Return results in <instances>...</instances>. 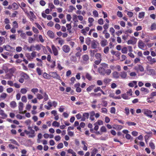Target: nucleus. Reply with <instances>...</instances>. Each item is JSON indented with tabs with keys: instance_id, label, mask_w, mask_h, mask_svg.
I'll use <instances>...</instances> for the list:
<instances>
[{
	"instance_id": "nucleus-26",
	"label": "nucleus",
	"mask_w": 156,
	"mask_h": 156,
	"mask_svg": "<svg viewBox=\"0 0 156 156\" xmlns=\"http://www.w3.org/2000/svg\"><path fill=\"white\" fill-rule=\"evenodd\" d=\"M10 107L12 108H14L16 107V104L15 101H12L10 103Z\"/></svg>"
},
{
	"instance_id": "nucleus-4",
	"label": "nucleus",
	"mask_w": 156,
	"mask_h": 156,
	"mask_svg": "<svg viewBox=\"0 0 156 156\" xmlns=\"http://www.w3.org/2000/svg\"><path fill=\"white\" fill-rule=\"evenodd\" d=\"M62 50L65 53H68L70 50V48L69 46L65 44L62 46Z\"/></svg>"
},
{
	"instance_id": "nucleus-1",
	"label": "nucleus",
	"mask_w": 156,
	"mask_h": 156,
	"mask_svg": "<svg viewBox=\"0 0 156 156\" xmlns=\"http://www.w3.org/2000/svg\"><path fill=\"white\" fill-rule=\"evenodd\" d=\"M50 76L52 77L53 78L58 79L61 81L60 79V76L56 72H51L49 73Z\"/></svg>"
},
{
	"instance_id": "nucleus-16",
	"label": "nucleus",
	"mask_w": 156,
	"mask_h": 156,
	"mask_svg": "<svg viewBox=\"0 0 156 156\" xmlns=\"http://www.w3.org/2000/svg\"><path fill=\"white\" fill-rule=\"evenodd\" d=\"M112 77L113 78L118 79L119 77V74L117 71H114L112 73Z\"/></svg>"
},
{
	"instance_id": "nucleus-2",
	"label": "nucleus",
	"mask_w": 156,
	"mask_h": 156,
	"mask_svg": "<svg viewBox=\"0 0 156 156\" xmlns=\"http://www.w3.org/2000/svg\"><path fill=\"white\" fill-rule=\"evenodd\" d=\"M142 112L147 117L150 118L152 117V115H151L152 112L151 110L147 109H144L142 110Z\"/></svg>"
},
{
	"instance_id": "nucleus-64",
	"label": "nucleus",
	"mask_w": 156,
	"mask_h": 156,
	"mask_svg": "<svg viewBox=\"0 0 156 156\" xmlns=\"http://www.w3.org/2000/svg\"><path fill=\"white\" fill-rule=\"evenodd\" d=\"M98 23L100 25H102L104 23L103 20L102 18H101L98 20Z\"/></svg>"
},
{
	"instance_id": "nucleus-47",
	"label": "nucleus",
	"mask_w": 156,
	"mask_h": 156,
	"mask_svg": "<svg viewBox=\"0 0 156 156\" xmlns=\"http://www.w3.org/2000/svg\"><path fill=\"white\" fill-rule=\"evenodd\" d=\"M31 91L34 94H35L38 91V89L37 88H32L31 90Z\"/></svg>"
},
{
	"instance_id": "nucleus-52",
	"label": "nucleus",
	"mask_w": 156,
	"mask_h": 156,
	"mask_svg": "<svg viewBox=\"0 0 156 156\" xmlns=\"http://www.w3.org/2000/svg\"><path fill=\"white\" fill-rule=\"evenodd\" d=\"M98 150L96 148H94L91 152V154L93 155H95L97 153Z\"/></svg>"
},
{
	"instance_id": "nucleus-27",
	"label": "nucleus",
	"mask_w": 156,
	"mask_h": 156,
	"mask_svg": "<svg viewBox=\"0 0 156 156\" xmlns=\"http://www.w3.org/2000/svg\"><path fill=\"white\" fill-rule=\"evenodd\" d=\"M35 39L31 37H29L28 38V42L30 43H32L35 41Z\"/></svg>"
},
{
	"instance_id": "nucleus-35",
	"label": "nucleus",
	"mask_w": 156,
	"mask_h": 156,
	"mask_svg": "<svg viewBox=\"0 0 156 156\" xmlns=\"http://www.w3.org/2000/svg\"><path fill=\"white\" fill-rule=\"evenodd\" d=\"M126 123L129 126H135L136 125V123L134 122H126Z\"/></svg>"
},
{
	"instance_id": "nucleus-15",
	"label": "nucleus",
	"mask_w": 156,
	"mask_h": 156,
	"mask_svg": "<svg viewBox=\"0 0 156 156\" xmlns=\"http://www.w3.org/2000/svg\"><path fill=\"white\" fill-rule=\"evenodd\" d=\"M48 36L51 38L53 39L55 37V34L53 31L51 30H48L47 33Z\"/></svg>"
},
{
	"instance_id": "nucleus-30",
	"label": "nucleus",
	"mask_w": 156,
	"mask_h": 156,
	"mask_svg": "<svg viewBox=\"0 0 156 156\" xmlns=\"http://www.w3.org/2000/svg\"><path fill=\"white\" fill-rule=\"evenodd\" d=\"M86 78L89 81H90L92 80V77L91 75L88 73H87L86 76Z\"/></svg>"
},
{
	"instance_id": "nucleus-17",
	"label": "nucleus",
	"mask_w": 156,
	"mask_h": 156,
	"mask_svg": "<svg viewBox=\"0 0 156 156\" xmlns=\"http://www.w3.org/2000/svg\"><path fill=\"white\" fill-rule=\"evenodd\" d=\"M0 115L2 116L3 119H5L7 116V115L5 113L4 110L2 109L0 110Z\"/></svg>"
},
{
	"instance_id": "nucleus-60",
	"label": "nucleus",
	"mask_w": 156,
	"mask_h": 156,
	"mask_svg": "<svg viewBox=\"0 0 156 156\" xmlns=\"http://www.w3.org/2000/svg\"><path fill=\"white\" fill-rule=\"evenodd\" d=\"M20 36L23 39H25L26 38V34L24 33H22L20 34Z\"/></svg>"
},
{
	"instance_id": "nucleus-10",
	"label": "nucleus",
	"mask_w": 156,
	"mask_h": 156,
	"mask_svg": "<svg viewBox=\"0 0 156 156\" xmlns=\"http://www.w3.org/2000/svg\"><path fill=\"white\" fill-rule=\"evenodd\" d=\"M108 42L107 40L105 39H103L100 42L101 45L102 47H104L108 45Z\"/></svg>"
},
{
	"instance_id": "nucleus-23",
	"label": "nucleus",
	"mask_w": 156,
	"mask_h": 156,
	"mask_svg": "<svg viewBox=\"0 0 156 156\" xmlns=\"http://www.w3.org/2000/svg\"><path fill=\"white\" fill-rule=\"evenodd\" d=\"M12 9L13 10H16L18 9L19 7L18 5L15 2H14L12 4Z\"/></svg>"
},
{
	"instance_id": "nucleus-3",
	"label": "nucleus",
	"mask_w": 156,
	"mask_h": 156,
	"mask_svg": "<svg viewBox=\"0 0 156 156\" xmlns=\"http://www.w3.org/2000/svg\"><path fill=\"white\" fill-rule=\"evenodd\" d=\"M134 69L137 72L140 71L143 72L144 71V69L143 66L140 65H138L135 66L134 68Z\"/></svg>"
},
{
	"instance_id": "nucleus-32",
	"label": "nucleus",
	"mask_w": 156,
	"mask_h": 156,
	"mask_svg": "<svg viewBox=\"0 0 156 156\" xmlns=\"http://www.w3.org/2000/svg\"><path fill=\"white\" fill-rule=\"evenodd\" d=\"M42 46L43 45L41 44H37L35 45V48H36V49L37 51H39L41 49V47H42Z\"/></svg>"
},
{
	"instance_id": "nucleus-40",
	"label": "nucleus",
	"mask_w": 156,
	"mask_h": 156,
	"mask_svg": "<svg viewBox=\"0 0 156 156\" xmlns=\"http://www.w3.org/2000/svg\"><path fill=\"white\" fill-rule=\"evenodd\" d=\"M127 48L126 47H124L121 49V52L122 53L126 54L127 53Z\"/></svg>"
},
{
	"instance_id": "nucleus-55",
	"label": "nucleus",
	"mask_w": 156,
	"mask_h": 156,
	"mask_svg": "<svg viewBox=\"0 0 156 156\" xmlns=\"http://www.w3.org/2000/svg\"><path fill=\"white\" fill-rule=\"evenodd\" d=\"M111 81V80L108 78H106L104 79V82L106 84L108 83H109Z\"/></svg>"
},
{
	"instance_id": "nucleus-33",
	"label": "nucleus",
	"mask_w": 156,
	"mask_h": 156,
	"mask_svg": "<svg viewBox=\"0 0 156 156\" xmlns=\"http://www.w3.org/2000/svg\"><path fill=\"white\" fill-rule=\"evenodd\" d=\"M149 145L152 150H153L155 149V146L153 142H150L149 143Z\"/></svg>"
},
{
	"instance_id": "nucleus-8",
	"label": "nucleus",
	"mask_w": 156,
	"mask_h": 156,
	"mask_svg": "<svg viewBox=\"0 0 156 156\" xmlns=\"http://www.w3.org/2000/svg\"><path fill=\"white\" fill-rule=\"evenodd\" d=\"M82 58L85 63L87 64L89 63V57L88 55H85L82 57Z\"/></svg>"
},
{
	"instance_id": "nucleus-56",
	"label": "nucleus",
	"mask_w": 156,
	"mask_h": 156,
	"mask_svg": "<svg viewBox=\"0 0 156 156\" xmlns=\"http://www.w3.org/2000/svg\"><path fill=\"white\" fill-rule=\"evenodd\" d=\"M12 23L13 24V27L17 28L18 27V25L16 21H14Z\"/></svg>"
},
{
	"instance_id": "nucleus-63",
	"label": "nucleus",
	"mask_w": 156,
	"mask_h": 156,
	"mask_svg": "<svg viewBox=\"0 0 156 156\" xmlns=\"http://www.w3.org/2000/svg\"><path fill=\"white\" fill-rule=\"evenodd\" d=\"M27 91V90L25 88H22L20 90V92L23 94H25Z\"/></svg>"
},
{
	"instance_id": "nucleus-44",
	"label": "nucleus",
	"mask_w": 156,
	"mask_h": 156,
	"mask_svg": "<svg viewBox=\"0 0 156 156\" xmlns=\"http://www.w3.org/2000/svg\"><path fill=\"white\" fill-rule=\"evenodd\" d=\"M26 57L27 58L28 60L31 61L32 60V58L31 57V55L29 53H26L25 54Z\"/></svg>"
},
{
	"instance_id": "nucleus-31",
	"label": "nucleus",
	"mask_w": 156,
	"mask_h": 156,
	"mask_svg": "<svg viewBox=\"0 0 156 156\" xmlns=\"http://www.w3.org/2000/svg\"><path fill=\"white\" fill-rule=\"evenodd\" d=\"M78 16L76 14H74L73 15V20L75 23H76L78 22V20L77 19Z\"/></svg>"
},
{
	"instance_id": "nucleus-37",
	"label": "nucleus",
	"mask_w": 156,
	"mask_h": 156,
	"mask_svg": "<svg viewBox=\"0 0 156 156\" xmlns=\"http://www.w3.org/2000/svg\"><path fill=\"white\" fill-rule=\"evenodd\" d=\"M100 66H101V67L104 68L105 69L108 68V64L105 63H101L100 64Z\"/></svg>"
},
{
	"instance_id": "nucleus-7",
	"label": "nucleus",
	"mask_w": 156,
	"mask_h": 156,
	"mask_svg": "<svg viewBox=\"0 0 156 156\" xmlns=\"http://www.w3.org/2000/svg\"><path fill=\"white\" fill-rule=\"evenodd\" d=\"M138 47L143 50H144V48L145 46V44L143 42L142 40H140L138 43Z\"/></svg>"
},
{
	"instance_id": "nucleus-11",
	"label": "nucleus",
	"mask_w": 156,
	"mask_h": 156,
	"mask_svg": "<svg viewBox=\"0 0 156 156\" xmlns=\"http://www.w3.org/2000/svg\"><path fill=\"white\" fill-rule=\"evenodd\" d=\"M89 114L88 112H84L83 114V117L81 119V121H85L86 119H87L89 118Z\"/></svg>"
},
{
	"instance_id": "nucleus-21",
	"label": "nucleus",
	"mask_w": 156,
	"mask_h": 156,
	"mask_svg": "<svg viewBox=\"0 0 156 156\" xmlns=\"http://www.w3.org/2000/svg\"><path fill=\"white\" fill-rule=\"evenodd\" d=\"M18 107L20 112H22L23 110V104L21 102H20L19 103Z\"/></svg>"
},
{
	"instance_id": "nucleus-18",
	"label": "nucleus",
	"mask_w": 156,
	"mask_h": 156,
	"mask_svg": "<svg viewBox=\"0 0 156 156\" xmlns=\"http://www.w3.org/2000/svg\"><path fill=\"white\" fill-rule=\"evenodd\" d=\"M140 91L143 93L144 94H148L149 92V90L146 88L142 87L140 89Z\"/></svg>"
},
{
	"instance_id": "nucleus-12",
	"label": "nucleus",
	"mask_w": 156,
	"mask_h": 156,
	"mask_svg": "<svg viewBox=\"0 0 156 156\" xmlns=\"http://www.w3.org/2000/svg\"><path fill=\"white\" fill-rule=\"evenodd\" d=\"M119 75L122 79H126L127 76V73L124 71H122L120 72Z\"/></svg>"
},
{
	"instance_id": "nucleus-54",
	"label": "nucleus",
	"mask_w": 156,
	"mask_h": 156,
	"mask_svg": "<svg viewBox=\"0 0 156 156\" xmlns=\"http://www.w3.org/2000/svg\"><path fill=\"white\" fill-rule=\"evenodd\" d=\"M129 96L132 95V91L131 89H130L126 93Z\"/></svg>"
},
{
	"instance_id": "nucleus-34",
	"label": "nucleus",
	"mask_w": 156,
	"mask_h": 156,
	"mask_svg": "<svg viewBox=\"0 0 156 156\" xmlns=\"http://www.w3.org/2000/svg\"><path fill=\"white\" fill-rule=\"evenodd\" d=\"M43 96L44 100V101H46L49 98L46 92H44V93Z\"/></svg>"
},
{
	"instance_id": "nucleus-42",
	"label": "nucleus",
	"mask_w": 156,
	"mask_h": 156,
	"mask_svg": "<svg viewBox=\"0 0 156 156\" xmlns=\"http://www.w3.org/2000/svg\"><path fill=\"white\" fill-rule=\"evenodd\" d=\"M37 98L39 100H41L43 98V96L41 94L38 93L36 95Z\"/></svg>"
},
{
	"instance_id": "nucleus-39",
	"label": "nucleus",
	"mask_w": 156,
	"mask_h": 156,
	"mask_svg": "<svg viewBox=\"0 0 156 156\" xmlns=\"http://www.w3.org/2000/svg\"><path fill=\"white\" fill-rule=\"evenodd\" d=\"M156 29V24L155 23H153L151 26V30H153Z\"/></svg>"
},
{
	"instance_id": "nucleus-59",
	"label": "nucleus",
	"mask_w": 156,
	"mask_h": 156,
	"mask_svg": "<svg viewBox=\"0 0 156 156\" xmlns=\"http://www.w3.org/2000/svg\"><path fill=\"white\" fill-rule=\"evenodd\" d=\"M101 131V132H106L107 129L106 127L105 126H102L100 129Z\"/></svg>"
},
{
	"instance_id": "nucleus-19",
	"label": "nucleus",
	"mask_w": 156,
	"mask_h": 156,
	"mask_svg": "<svg viewBox=\"0 0 156 156\" xmlns=\"http://www.w3.org/2000/svg\"><path fill=\"white\" fill-rule=\"evenodd\" d=\"M95 85H91L89 86L86 89L87 91L89 92L91 91L92 90H93L94 87H95Z\"/></svg>"
},
{
	"instance_id": "nucleus-61",
	"label": "nucleus",
	"mask_w": 156,
	"mask_h": 156,
	"mask_svg": "<svg viewBox=\"0 0 156 156\" xmlns=\"http://www.w3.org/2000/svg\"><path fill=\"white\" fill-rule=\"evenodd\" d=\"M125 113L126 114V115H129V108L127 107H126L125 108Z\"/></svg>"
},
{
	"instance_id": "nucleus-43",
	"label": "nucleus",
	"mask_w": 156,
	"mask_h": 156,
	"mask_svg": "<svg viewBox=\"0 0 156 156\" xmlns=\"http://www.w3.org/2000/svg\"><path fill=\"white\" fill-rule=\"evenodd\" d=\"M27 151L25 149H23L21 151V153L22 154L21 155V156H27L26 155L27 154Z\"/></svg>"
},
{
	"instance_id": "nucleus-38",
	"label": "nucleus",
	"mask_w": 156,
	"mask_h": 156,
	"mask_svg": "<svg viewBox=\"0 0 156 156\" xmlns=\"http://www.w3.org/2000/svg\"><path fill=\"white\" fill-rule=\"evenodd\" d=\"M4 49L7 51H9L11 50L12 47L9 45H7L6 46H4Z\"/></svg>"
},
{
	"instance_id": "nucleus-46",
	"label": "nucleus",
	"mask_w": 156,
	"mask_h": 156,
	"mask_svg": "<svg viewBox=\"0 0 156 156\" xmlns=\"http://www.w3.org/2000/svg\"><path fill=\"white\" fill-rule=\"evenodd\" d=\"M36 53L37 52L35 51H33L31 53L30 55L31 57L32 58V59H33L34 58H35L36 57Z\"/></svg>"
},
{
	"instance_id": "nucleus-25",
	"label": "nucleus",
	"mask_w": 156,
	"mask_h": 156,
	"mask_svg": "<svg viewBox=\"0 0 156 156\" xmlns=\"http://www.w3.org/2000/svg\"><path fill=\"white\" fill-rule=\"evenodd\" d=\"M5 41V38L2 36H0V45L4 43Z\"/></svg>"
},
{
	"instance_id": "nucleus-36",
	"label": "nucleus",
	"mask_w": 156,
	"mask_h": 156,
	"mask_svg": "<svg viewBox=\"0 0 156 156\" xmlns=\"http://www.w3.org/2000/svg\"><path fill=\"white\" fill-rule=\"evenodd\" d=\"M59 125V123L56 121H54L52 124V126L55 127H58Z\"/></svg>"
},
{
	"instance_id": "nucleus-57",
	"label": "nucleus",
	"mask_w": 156,
	"mask_h": 156,
	"mask_svg": "<svg viewBox=\"0 0 156 156\" xmlns=\"http://www.w3.org/2000/svg\"><path fill=\"white\" fill-rule=\"evenodd\" d=\"M10 141H11V143L18 146H19L18 143L16 140L13 139H11L10 140Z\"/></svg>"
},
{
	"instance_id": "nucleus-24",
	"label": "nucleus",
	"mask_w": 156,
	"mask_h": 156,
	"mask_svg": "<svg viewBox=\"0 0 156 156\" xmlns=\"http://www.w3.org/2000/svg\"><path fill=\"white\" fill-rule=\"evenodd\" d=\"M95 57L98 60L101 61V55L100 53H96L95 55Z\"/></svg>"
},
{
	"instance_id": "nucleus-45",
	"label": "nucleus",
	"mask_w": 156,
	"mask_h": 156,
	"mask_svg": "<svg viewBox=\"0 0 156 156\" xmlns=\"http://www.w3.org/2000/svg\"><path fill=\"white\" fill-rule=\"evenodd\" d=\"M145 15V12H140L138 15V17L140 18H143Z\"/></svg>"
},
{
	"instance_id": "nucleus-51",
	"label": "nucleus",
	"mask_w": 156,
	"mask_h": 156,
	"mask_svg": "<svg viewBox=\"0 0 156 156\" xmlns=\"http://www.w3.org/2000/svg\"><path fill=\"white\" fill-rule=\"evenodd\" d=\"M48 7L50 8V9L51 11L52 10V9H54L55 8V6L52 3H49L48 4Z\"/></svg>"
},
{
	"instance_id": "nucleus-48",
	"label": "nucleus",
	"mask_w": 156,
	"mask_h": 156,
	"mask_svg": "<svg viewBox=\"0 0 156 156\" xmlns=\"http://www.w3.org/2000/svg\"><path fill=\"white\" fill-rule=\"evenodd\" d=\"M32 30L36 34H38L39 33V31L38 29L34 27H32Z\"/></svg>"
},
{
	"instance_id": "nucleus-9",
	"label": "nucleus",
	"mask_w": 156,
	"mask_h": 156,
	"mask_svg": "<svg viewBox=\"0 0 156 156\" xmlns=\"http://www.w3.org/2000/svg\"><path fill=\"white\" fill-rule=\"evenodd\" d=\"M98 72L101 75H105V69L103 67H99L98 69Z\"/></svg>"
},
{
	"instance_id": "nucleus-14",
	"label": "nucleus",
	"mask_w": 156,
	"mask_h": 156,
	"mask_svg": "<svg viewBox=\"0 0 156 156\" xmlns=\"http://www.w3.org/2000/svg\"><path fill=\"white\" fill-rule=\"evenodd\" d=\"M20 76L21 77L26 80L28 79L29 78V76L28 75L23 72H21Z\"/></svg>"
},
{
	"instance_id": "nucleus-49",
	"label": "nucleus",
	"mask_w": 156,
	"mask_h": 156,
	"mask_svg": "<svg viewBox=\"0 0 156 156\" xmlns=\"http://www.w3.org/2000/svg\"><path fill=\"white\" fill-rule=\"evenodd\" d=\"M101 112L102 113L107 114L108 112L107 109L105 108H101Z\"/></svg>"
},
{
	"instance_id": "nucleus-13",
	"label": "nucleus",
	"mask_w": 156,
	"mask_h": 156,
	"mask_svg": "<svg viewBox=\"0 0 156 156\" xmlns=\"http://www.w3.org/2000/svg\"><path fill=\"white\" fill-rule=\"evenodd\" d=\"M97 41L94 40L91 42V47L93 49H96L97 47Z\"/></svg>"
},
{
	"instance_id": "nucleus-29",
	"label": "nucleus",
	"mask_w": 156,
	"mask_h": 156,
	"mask_svg": "<svg viewBox=\"0 0 156 156\" xmlns=\"http://www.w3.org/2000/svg\"><path fill=\"white\" fill-rule=\"evenodd\" d=\"M149 74L150 75H154L155 74V71L154 69H147Z\"/></svg>"
},
{
	"instance_id": "nucleus-5",
	"label": "nucleus",
	"mask_w": 156,
	"mask_h": 156,
	"mask_svg": "<svg viewBox=\"0 0 156 156\" xmlns=\"http://www.w3.org/2000/svg\"><path fill=\"white\" fill-rule=\"evenodd\" d=\"M147 59L149 62L150 64H152L156 62V60L154 58H152L150 56H148L147 57Z\"/></svg>"
},
{
	"instance_id": "nucleus-58",
	"label": "nucleus",
	"mask_w": 156,
	"mask_h": 156,
	"mask_svg": "<svg viewBox=\"0 0 156 156\" xmlns=\"http://www.w3.org/2000/svg\"><path fill=\"white\" fill-rule=\"evenodd\" d=\"M109 48L108 47H105L104 49V52L105 54H107L109 51Z\"/></svg>"
},
{
	"instance_id": "nucleus-62",
	"label": "nucleus",
	"mask_w": 156,
	"mask_h": 156,
	"mask_svg": "<svg viewBox=\"0 0 156 156\" xmlns=\"http://www.w3.org/2000/svg\"><path fill=\"white\" fill-rule=\"evenodd\" d=\"M35 24L36 25L37 27L40 30H42V27L38 23H35Z\"/></svg>"
},
{
	"instance_id": "nucleus-50",
	"label": "nucleus",
	"mask_w": 156,
	"mask_h": 156,
	"mask_svg": "<svg viewBox=\"0 0 156 156\" xmlns=\"http://www.w3.org/2000/svg\"><path fill=\"white\" fill-rule=\"evenodd\" d=\"M109 31L111 33V34L113 36H114L115 30L113 27H111L110 28Z\"/></svg>"
},
{
	"instance_id": "nucleus-6",
	"label": "nucleus",
	"mask_w": 156,
	"mask_h": 156,
	"mask_svg": "<svg viewBox=\"0 0 156 156\" xmlns=\"http://www.w3.org/2000/svg\"><path fill=\"white\" fill-rule=\"evenodd\" d=\"M51 48L54 55L55 56H57L58 54V51L57 49L54 44L51 45Z\"/></svg>"
},
{
	"instance_id": "nucleus-22",
	"label": "nucleus",
	"mask_w": 156,
	"mask_h": 156,
	"mask_svg": "<svg viewBox=\"0 0 156 156\" xmlns=\"http://www.w3.org/2000/svg\"><path fill=\"white\" fill-rule=\"evenodd\" d=\"M48 106H47L46 105H44V107L48 110H50V108L52 106V103L51 101H48Z\"/></svg>"
},
{
	"instance_id": "nucleus-53",
	"label": "nucleus",
	"mask_w": 156,
	"mask_h": 156,
	"mask_svg": "<svg viewBox=\"0 0 156 156\" xmlns=\"http://www.w3.org/2000/svg\"><path fill=\"white\" fill-rule=\"evenodd\" d=\"M112 71L110 69H108L105 70V75L106 74L108 76L110 75Z\"/></svg>"
},
{
	"instance_id": "nucleus-20",
	"label": "nucleus",
	"mask_w": 156,
	"mask_h": 156,
	"mask_svg": "<svg viewBox=\"0 0 156 156\" xmlns=\"http://www.w3.org/2000/svg\"><path fill=\"white\" fill-rule=\"evenodd\" d=\"M43 77L46 79H50L51 78H50V76L49 74H48L46 73H43Z\"/></svg>"
},
{
	"instance_id": "nucleus-41",
	"label": "nucleus",
	"mask_w": 156,
	"mask_h": 156,
	"mask_svg": "<svg viewBox=\"0 0 156 156\" xmlns=\"http://www.w3.org/2000/svg\"><path fill=\"white\" fill-rule=\"evenodd\" d=\"M91 39L90 37H88L86 39L85 43L87 45H89L90 43Z\"/></svg>"
},
{
	"instance_id": "nucleus-28",
	"label": "nucleus",
	"mask_w": 156,
	"mask_h": 156,
	"mask_svg": "<svg viewBox=\"0 0 156 156\" xmlns=\"http://www.w3.org/2000/svg\"><path fill=\"white\" fill-rule=\"evenodd\" d=\"M121 96L125 100H128L130 98L129 96L126 93L122 94Z\"/></svg>"
}]
</instances>
